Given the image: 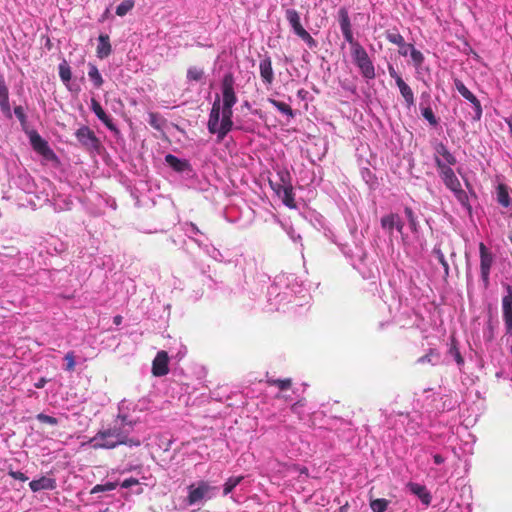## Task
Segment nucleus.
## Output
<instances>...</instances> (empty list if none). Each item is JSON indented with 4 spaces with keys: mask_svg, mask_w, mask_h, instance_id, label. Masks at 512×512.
Returning a JSON list of instances; mask_svg holds the SVG:
<instances>
[{
    "mask_svg": "<svg viewBox=\"0 0 512 512\" xmlns=\"http://www.w3.org/2000/svg\"><path fill=\"white\" fill-rule=\"evenodd\" d=\"M454 85H455V88L457 89V91L459 92V94L464 99H466L470 103L477 102V97L464 85V83L461 80L455 79Z\"/></svg>",
    "mask_w": 512,
    "mask_h": 512,
    "instance_id": "nucleus-26",
    "label": "nucleus"
},
{
    "mask_svg": "<svg viewBox=\"0 0 512 512\" xmlns=\"http://www.w3.org/2000/svg\"><path fill=\"white\" fill-rule=\"evenodd\" d=\"M386 39L400 48L408 47L403 36L397 31H388L386 33Z\"/></svg>",
    "mask_w": 512,
    "mask_h": 512,
    "instance_id": "nucleus-31",
    "label": "nucleus"
},
{
    "mask_svg": "<svg viewBox=\"0 0 512 512\" xmlns=\"http://www.w3.org/2000/svg\"><path fill=\"white\" fill-rule=\"evenodd\" d=\"M141 470H142V468L140 466L132 465V464H127V465H124L123 467L117 469L118 473L121 475H124L129 472H133V471H135L137 473V475H139L141 473Z\"/></svg>",
    "mask_w": 512,
    "mask_h": 512,
    "instance_id": "nucleus-49",
    "label": "nucleus"
},
{
    "mask_svg": "<svg viewBox=\"0 0 512 512\" xmlns=\"http://www.w3.org/2000/svg\"><path fill=\"white\" fill-rule=\"evenodd\" d=\"M339 24L341 31L352 29L350 18L345 8L339 10Z\"/></svg>",
    "mask_w": 512,
    "mask_h": 512,
    "instance_id": "nucleus-36",
    "label": "nucleus"
},
{
    "mask_svg": "<svg viewBox=\"0 0 512 512\" xmlns=\"http://www.w3.org/2000/svg\"><path fill=\"white\" fill-rule=\"evenodd\" d=\"M269 383L278 387L281 391H285L290 388L291 379H271L269 380Z\"/></svg>",
    "mask_w": 512,
    "mask_h": 512,
    "instance_id": "nucleus-45",
    "label": "nucleus"
},
{
    "mask_svg": "<svg viewBox=\"0 0 512 512\" xmlns=\"http://www.w3.org/2000/svg\"><path fill=\"white\" fill-rule=\"evenodd\" d=\"M381 227L391 238L394 230L399 232L401 235L403 234L404 222L398 214L390 213L381 218Z\"/></svg>",
    "mask_w": 512,
    "mask_h": 512,
    "instance_id": "nucleus-12",
    "label": "nucleus"
},
{
    "mask_svg": "<svg viewBox=\"0 0 512 512\" xmlns=\"http://www.w3.org/2000/svg\"><path fill=\"white\" fill-rule=\"evenodd\" d=\"M401 96L404 98L405 103L407 107H411L414 105L415 99H414V93L410 86L403 80L398 81V84H396Z\"/></svg>",
    "mask_w": 512,
    "mask_h": 512,
    "instance_id": "nucleus-24",
    "label": "nucleus"
},
{
    "mask_svg": "<svg viewBox=\"0 0 512 512\" xmlns=\"http://www.w3.org/2000/svg\"><path fill=\"white\" fill-rule=\"evenodd\" d=\"M288 236L290 237V239L293 241V242H297V241H300L301 240V236L300 234H297L294 229L292 228H289L288 231Z\"/></svg>",
    "mask_w": 512,
    "mask_h": 512,
    "instance_id": "nucleus-59",
    "label": "nucleus"
},
{
    "mask_svg": "<svg viewBox=\"0 0 512 512\" xmlns=\"http://www.w3.org/2000/svg\"><path fill=\"white\" fill-rule=\"evenodd\" d=\"M0 108L6 115L11 114V107L9 102V91L5 83L3 75L0 74Z\"/></svg>",
    "mask_w": 512,
    "mask_h": 512,
    "instance_id": "nucleus-20",
    "label": "nucleus"
},
{
    "mask_svg": "<svg viewBox=\"0 0 512 512\" xmlns=\"http://www.w3.org/2000/svg\"><path fill=\"white\" fill-rule=\"evenodd\" d=\"M421 112L424 119L427 120L430 125L436 126L438 124V120L430 107L423 108Z\"/></svg>",
    "mask_w": 512,
    "mask_h": 512,
    "instance_id": "nucleus-44",
    "label": "nucleus"
},
{
    "mask_svg": "<svg viewBox=\"0 0 512 512\" xmlns=\"http://www.w3.org/2000/svg\"><path fill=\"white\" fill-rule=\"evenodd\" d=\"M36 418L38 421H40L42 423L49 424V425H57L58 424L57 418L47 415V414H44V413H39L36 416Z\"/></svg>",
    "mask_w": 512,
    "mask_h": 512,
    "instance_id": "nucleus-50",
    "label": "nucleus"
},
{
    "mask_svg": "<svg viewBox=\"0 0 512 512\" xmlns=\"http://www.w3.org/2000/svg\"><path fill=\"white\" fill-rule=\"evenodd\" d=\"M14 114L22 124L26 122V115L22 106H16L14 108Z\"/></svg>",
    "mask_w": 512,
    "mask_h": 512,
    "instance_id": "nucleus-54",
    "label": "nucleus"
},
{
    "mask_svg": "<svg viewBox=\"0 0 512 512\" xmlns=\"http://www.w3.org/2000/svg\"><path fill=\"white\" fill-rule=\"evenodd\" d=\"M285 17L295 34L299 33L304 29L300 22V15L295 9H287L285 11Z\"/></svg>",
    "mask_w": 512,
    "mask_h": 512,
    "instance_id": "nucleus-22",
    "label": "nucleus"
},
{
    "mask_svg": "<svg viewBox=\"0 0 512 512\" xmlns=\"http://www.w3.org/2000/svg\"><path fill=\"white\" fill-rule=\"evenodd\" d=\"M407 488L413 495L419 498L422 504L425 506L430 505L432 497L426 486L415 482H409L407 484Z\"/></svg>",
    "mask_w": 512,
    "mask_h": 512,
    "instance_id": "nucleus-16",
    "label": "nucleus"
},
{
    "mask_svg": "<svg viewBox=\"0 0 512 512\" xmlns=\"http://www.w3.org/2000/svg\"><path fill=\"white\" fill-rule=\"evenodd\" d=\"M146 409V399H141L137 403L126 399L122 400L118 405V415L112 426L100 430L89 440V444L94 449H112L121 444L130 447L139 446L141 440L138 438H129V435L140 420V417L136 415V413Z\"/></svg>",
    "mask_w": 512,
    "mask_h": 512,
    "instance_id": "nucleus-1",
    "label": "nucleus"
},
{
    "mask_svg": "<svg viewBox=\"0 0 512 512\" xmlns=\"http://www.w3.org/2000/svg\"><path fill=\"white\" fill-rule=\"evenodd\" d=\"M296 35L301 38L310 48L316 47L317 43L315 39L305 29Z\"/></svg>",
    "mask_w": 512,
    "mask_h": 512,
    "instance_id": "nucleus-46",
    "label": "nucleus"
},
{
    "mask_svg": "<svg viewBox=\"0 0 512 512\" xmlns=\"http://www.w3.org/2000/svg\"><path fill=\"white\" fill-rule=\"evenodd\" d=\"M75 136L79 143L87 149L97 151L100 147L99 139L88 126L84 125L77 129Z\"/></svg>",
    "mask_w": 512,
    "mask_h": 512,
    "instance_id": "nucleus-10",
    "label": "nucleus"
},
{
    "mask_svg": "<svg viewBox=\"0 0 512 512\" xmlns=\"http://www.w3.org/2000/svg\"><path fill=\"white\" fill-rule=\"evenodd\" d=\"M295 470L297 472H299L300 475H302V474L305 475V476L308 475V469L306 467H304V466H297V467H295Z\"/></svg>",
    "mask_w": 512,
    "mask_h": 512,
    "instance_id": "nucleus-62",
    "label": "nucleus"
},
{
    "mask_svg": "<svg viewBox=\"0 0 512 512\" xmlns=\"http://www.w3.org/2000/svg\"><path fill=\"white\" fill-rule=\"evenodd\" d=\"M340 248L342 253L348 258L351 262V265L359 271L364 279H369L373 276V273L370 269H368L365 264L366 254L362 248L356 247V252L353 253L351 249H348L346 245L340 244L333 240Z\"/></svg>",
    "mask_w": 512,
    "mask_h": 512,
    "instance_id": "nucleus-7",
    "label": "nucleus"
},
{
    "mask_svg": "<svg viewBox=\"0 0 512 512\" xmlns=\"http://www.w3.org/2000/svg\"><path fill=\"white\" fill-rule=\"evenodd\" d=\"M463 430L467 434L468 440L465 441L462 450H463L464 453L470 454V453H472V450H473V445L475 443V438H474V436L471 433H469L467 431L466 428H463Z\"/></svg>",
    "mask_w": 512,
    "mask_h": 512,
    "instance_id": "nucleus-47",
    "label": "nucleus"
},
{
    "mask_svg": "<svg viewBox=\"0 0 512 512\" xmlns=\"http://www.w3.org/2000/svg\"><path fill=\"white\" fill-rule=\"evenodd\" d=\"M185 232L190 237L191 234H200L199 228L194 223H187L185 225Z\"/></svg>",
    "mask_w": 512,
    "mask_h": 512,
    "instance_id": "nucleus-55",
    "label": "nucleus"
},
{
    "mask_svg": "<svg viewBox=\"0 0 512 512\" xmlns=\"http://www.w3.org/2000/svg\"><path fill=\"white\" fill-rule=\"evenodd\" d=\"M497 200L503 207H509L511 205L510 196L503 185H500L497 190Z\"/></svg>",
    "mask_w": 512,
    "mask_h": 512,
    "instance_id": "nucleus-33",
    "label": "nucleus"
},
{
    "mask_svg": "<svg viewBox=\"0 0 512 512\" xmlns=\"http://www.w3.org/2000/svg\"><path fill=\"white\" fill-rule=\"evenodd\" d=\"M57 486L55 478L42 476L39 479H34L29 483V487L33 492L42 490H54Z\"/></svg>",
    "mask_w": 512,
    "mask_h": 512,
    "instance_id": "nucleus-17",
    "label": "nucleus"
},
{
    "mask_svg": "<svg viewBox=\"0 0 512 512\" xmlns=\"http://www.w3.org/2000/svg\"><path fill=\"white\" fill-rule=\"evenodd\" d=\"M269 103H271L280 113L288 116L289 118H293L294 117V112L292 110V108L284 103V102H281V101H277L275 99H272V98H269L268 99Z\"/></svg>",
    "mask_w": 512,
    "mask_h": 512,
    "instance_id": "nucleus-29",
    "label": "nucleus"
},
{
    "mask_svg": "<svg viewBox=\"0 0 512 512\" xmlns=\"http://www.w3.org/2000/svg\"><path fill=\"white\" fill-rule=\"evenodd\" d=\"M104 485L103 484H99V485H96L95 487H93L91 493H98V492H104Z\"/></svg>",
    "mask_w": 512,
    "mask_h": 512,
    "instance_id": "nucleus-63",
    "label": "nucleus"
},
{
    "mask_svg": "<svg viewBox=\"0 0 512 512\" xmlns=\"http://www.w3.org/2000/svg\"><path fill=\"white\" fill-rule=\"evenodd\" d=\"M440 360H441V357H440L439 352H437L434 349H430L427 354H425L424 356H422L418 359V362L422 363V364L430 363L435 366L440 363Z\"/></svg>",
    "mask_w": 512,
    "mask_h": 512,
    "instance_id": "nucleus-28",
    "label": "nucleus"
},
{
    "mask_svg": "<svg viewBox=\"0 0 512 512\" xmlns=\"http://www.w3.org/2000/svg\"><path fill=\"white\" fill-rule=\"evenodd\" d=\"M410 49V57L415 66H420L424 61V55L419 50L415 49L412 44H408Z\"/></svg>",
    "mask_w": 512,
    "mask_h": 512,
    "instance_id": "nucleus-40",
    "label": "nucleus"
},
{
    "mask_svg": "<svg viewBox=\"0 0 512 512\" xmlns=\"http://www.w3.org/2000/svg\"><path fill=\"white\" fill-rule=\"evenodd\" d=\"M302 291V284L294 274L277 276L267 292L270 309H281L284 305L291 303Z\"/></svg>",
    "mask_w": 512,
    "mask_h": 512,
    "instance_id": "nucleus-3",
    "label": "nucleus"
},
{
    "mask_svg": "<svg viewBox=\"0 0 512 512\" xmlns=\"http://www.w3.org/2000/svg\"><path fill=\"white\" fill-rule=\"evenodd\" d=\"M389 502L386 499H375L370 502V507L373 512H384L388 507Z\"/></svg>",
    "mask_w": 512,
    "mask_h": 512,
    "instance_id": "nucleus-39",
    "label": "nucleus"
},
{
    "mask_svg": "<svg viewBox=\"0 0 512 512\" xmlns=\"http://www.w3.org/2000/svg\"><path fill=\"white\" fill-rule=\"evenodd\" d=\"M480 256V276L483 286L487 288L490 285V274L495 263V254L483 243H479Z\"/></svg>",
    "mask_w": 512,
    "mask_h": 512,
    "instance_id": "nucleus-8",
    "label": "nucleus"
},
{
    "mask_svg": "<svg viewBox=\"0 0 512 512\" xmlns=\"http://www.w3.org/2000/svg\"><path fill=\"white\" fill-rule=\"evenodd\" d=\"M449 354L453 357L458 367H462L464 365V358L462 357L454 341H452L451 346L449 348Z\"/></svg>",
    "mask_w": 512,
    "mask_h": 512,
    "instance_id": "nucleus-37",
    "label": "nucleus"
},
{
    "mask_svg": "<svg viewBox=\"0 0 512 512\" xmlns=\"http://www.w3.org/2000/svg\"><path fill=\"white\" fill-rule=\"evenodd\" d=\"M237 102L234 77L227 73L222 78L220 94L215 95L207 122V129L210 134L216 135L217 142H222L233 130V107Z\"/></svg>",
    "mask_w": 512,
    "mask_h": 512,
    "instance_id": "nucleus-2",
    "label": "nucleus"
},
{
    "mask_svg": "<svg viewBox=\"0 0 512 512\" xmlns=\"http://www.w3.org/2000/svg\"><path fill=\"white\" fill-rule=\"evenodd\" d=\"M439 402H441L442 411H450L457 405V400L452 394L439 397Z\"/></svg>",
    "mask_w": 512,
    "mask_h": 512,
    "instance_id": "nucleus-32",
    "label": "nucleus"
},
{
    "mask_svg": "<svg viewBox=\"0 0 512 512\" xmlns=\"http://www.w3.org/2000/svg\"><path fill=\"white\" fill-rule=\"evenodd\" d=\"M168 371L167 353L165 351H160L153 360L152 372L155 376L160 377L166 375Z\"/></svg>",
    "mask_w": 512,
    "mask_h": 512,
    "instance_id": "nucleus-15",
    "label": "nucleus"
},
{
    "mask_svg": "<svg viewBox=\"0 0 512 512\" xmlns=\"http://www.w3.org/2000/svg\"><path fill=\"white\" fill-rule=\"evenodd\" d=\"M405 214H406L411 226L414 227L416 225V222H415V217H414V213H413L412 209L406 207Z\"/></svg>",
    "mask_w": 512,
    "mask_h": 512,
    "instance_id": "nucleus-58",
    "label": "nucleus"
},
{
    "mask_svg": "<svg viewBox=\"0 0 512 512\" xmlns=\"http://www.w3.org/2000/svg\"><path fill=\"white\" fill-rule=\"evenodd\" d=\"M64 360L66 362L65 370L69 372L74 371L76 365L74 352H68L65 355Z\"/></svg>",
    "mask_w": 512,
    "mask_h": 512,
    "instance_id": "nucleus-48",
    "label": "nucleus"
},
{
    "mask_svg": "<svg viewBox=\"0 0 512 512\" xmlns=\"http://www.w3.org/2000/svg\"><path fill=\"white\" fill-rule=\"evenodd\" d=\"M259 70L263 83L270 86L274 81V72L272 68V61L269 56L265 55L260 60Z\"/></svg>",
    "mask_w": 512,
    "mask_h": 512,
    "instance_id": "nucleus-14",
    "label": "nucleus"
},
{
    "mask_svg": "<svg viewBox=\"0 0 512 512\" xmlns=\"http://www.w3.org/2000/svg\"><path fill=\"white\" fill-rule=\"evenodd\" d=\"M141 479H142V480H146V477L142 476V477H141ZM140 483H141V482H140V478H137V477H130V478H126V479H124V480L121 482L120 486H121V488H123V489H129V488H131V487H133V486H139V485H140Z\"/></svg>",
    "mask_w": 512,
    "mask_h": 512,
    "instance_id": "nucleus-43",
    "label": "nucleus"
},
{
    "mask_svg": "<svg viewBox=\"0 0 512 512\" xmlns=\"http://www.w3.org/2000/svg\"><path fill=\"white\" fill-rule=\"evenodd\" d=\"M243 479V476L229 477L223 485V495L227 496L228 494H230L233 491V489L241 483Z\"/></svg>",
    "mask_w": 512,
    "mask_h": 512,
    "instance_id": "nucleus-30",
    "label": "nucleus"
},
{
    "mask_svg": "<svg viewBox=\"0 0 512 512\" xmlns=\"http://www.w3.org/2000/svg\"><path fill=\"white\" fill-rule=\"evenodd\" d=\"M121 320H122L121 316H116V317L114 318V322H115L116 324H120V323H121Z\"/></svg>",
    "mask_w": 512,
    "mask_h": 512,
    "instance_id": "nucleus-64",
    "label": "nucleus"
},
{
    "mask_svg": "<svg viewBox=\"0 0 512 512\" xmlns=\"http://www.w3.org/2000/svg\"><path fill=\"white\" fill-rule=\"evenodd\" d=\"M388 73L390 77L395 80L396 84H398V81H403L402 77L398 74L393 65H388Z\"/></svg>",
    "mask_w": 512,
    "mask_h": 512,
    "instance_id": "nucleus-56",
    "label": "nucleus"
},
{
    "mask_svg": "<svg viewBox=\"0 0 512 512\" xmlns=\"http://www.w3.org/2000/svg\"><path fill=\"white\" fill-rule=\"evenodd\" d=\"M194 241L197 243V245L199 247H201L204 250V252L209 257H211L212 259H214L215 261H218V262L224 261V256L221 253V251L219 249H217L216 247H214L212 244H203L202 242H200L197 239H194Z\"/></svg>",
    "mask_w": 512,
    "mask_h": 512,
    "instance_id": "nucleus-25",
    "label": "nucleus"
},
{
    "mask_svg": "<svg viewBox=\"0 0 512 512\" xmlns=\"http://www.w3.org/2000/svg\"><path fill=\"white\" fill-rule=\"evenodd\" d=\"M434 253L436 254L439 262L441 263V265L443 266L444 270H445V273L448 274V270H449V265L445 259V256L444 254L442 253L441 249L439 248H434Z\"/></svg>",
    "mask_w": 512,
    "mask_h": 512,
    "instance_id": "nucleus-51",
    "label": "nucleus"
},
{
    "mask_svg": "<svg viewBox=\"0 0 512 512\" xmlns=\"http://www.w3.org/2000/svg\"><path fill=\"white\" fill-rule=\"evenodd\" d=\"M351 57L363 78L367 80L375 78L376 73L374 64L363 46L356 47V49L351 51Z\"/></svg>",
    "mask_w": 512,
    "mask_h": 512,
    "instance_id": "nucleus-6",
    "label": "nucleus"
},
{
    "mask_svg": "<svg viewBox=\"0 0 512 512\" xmlns=\"http://www.w3.org/2000/svg\"><path fill=\"white\" fill-rule=\"evenodd\" d=\"M219 488L209 481L199 480L187 487L186 505L190 507H202L207 501L215 498Z\"/></svg>",
    "mask_w": 512,
    "mask_h": 512,
    "instance_id": "nucleus-5",
    "label": "nucleus"
},
{
    "mask_svg": "<svg viewBox=\"0 0 512 512\" xmlns=\"http://www.w3.org/2000/svg\"><path fill=\"white\" fill-rule=\"evenodd\" d=\"M435 153L436 157L444 161V165H448V167H451L456 164L457 160L456 157L448 150V148L443 144L439 143L435 147Z\"/></svg>",
    "mask_w": 512,
    "mask_h": 512,
    "instance_id": "nucleus-21",
    "label": "nucleus"
},
{
    "mask_svg": "<svg viewBox=\"0 0 512 512\" xmlns=\"http://www.w3.org/2000/svg\"><path fill=\"white\" fill-rule=\"evenodd\" d=\"M284 204L290 208H293L295 205H294V199L293 197L291 196V193L288 192L287 190L285 191V198H284Z\"/></svg>",
    "mask_w": 512,
    "mask_h": 512,
    "instance_id": "nucleus-57",
    "label": "nucleus"
},
{
    "mask_svg": "<svg viewBox=\"0 0 512 512\" xmlns=\"http://www.w3.org/2000/svg\"><path fill=\"white\" fill-rule=\"evenodd\" d=\"M91 110L97 116V118L111 131L115 130L116 127L112 122V119L106 114L101 104L94 98L91 99L90 104Z\"/></svg>",
    "mask_w": 512,
    "mask_h": 512,
    "instance_id": "nucleus-18",
    "label": "nucleus"
},
{
    "mask_svg": "<svg viewBox=\"0 0 512 512\" xmlns=\"http://www.w3.org/2000/svg\"><path fill=\"white\" fill-rule=\"evenodd\" d=\"M346 42L350 44V51L356 49V47L362 46L357 40H355L352 29L341 31Z\"/></svg>",
    "mask_w": 512,
    "mask_h": 512,
    "instance_id": "nucleus-41",
    "label": "nucleus"
},
{
    "mask_svg": "<svg viewBox=\"0 0 512 512\" xmlns=\"http://www.w3.org/2000/svg\"><path fill=\"white\" fill-rule=\"evenodd\" d=\"M103 485H104L103 488H104L105 491H112V490H114L116 488L117 483H115V482H107V483H105Z\"/></svg>",
    "mask_w": 512,
    "mask_h": 512,
    "instance_id": "nucleus-61",
    "label": "nucleus"
},
{
    "mask_svg": "<svg viewBox=\"0 0 512 512\" xmlns=\"http://www.w3.org/2000/svg\"><path fill=\"white\" fill-rule=\"evenodd\" d=\"M435 164L439 173V176L441 180L443 181L444 185L447 189H449L457 201L461 204L462 207L466 208L470 211L471 207L469 205V197L467 193L462 189L460 180L456 176L454 170L451 167H448V165H444V161L439 159L438 157L435 158Z\"/></svg>",
    "mask_w": 512,
    "mask_h": 512,
    "instance_id": "nucleus-4",
    "label": "nucleus"
},
{
    "mask_svg": "<svg viewBox=\"0 0 512 512\" xmlns=\"http://www.w3.org/2000/svg\"><path fill=\"white\" fill-rule=\"evenodd\" d=\"M47 383V379L45 377H41L37 382H35L34 386L37 389L43 388Z\"/></svg>",
    "mask_w": 512,
    "mask_h": 512,
    "instance_id": "nucleus-60",
    "label": "nucleus"
},
{
    "mask_svg": "<svg viewBox=\"0 0 512 512\" xmlns=\"http://www.w3.org/2000/svg\"><path fill=\"white\" fill-rule=\"evenodd\" d=\"M112 49L108 35H100L98 38L97 56L100 59L106 58L110 55Z\"/></svg>",
    "mask_w": 512,
    "mask_h": 512,
    "instance_id": "nucleus-23",
    "label": "nucleus"
},
{
    "mask_svg": "<svg viewBox=\"0 0 512 512\" xmlns=\"http://www.w3.org/2000/svg\"><path fill=\"white\" fill-rule=\"evenodd\" d=\"M72 201L68 198L65 199H55L53 202V207L55 211H64L69 210L71 208Z\"/></svg>",
    "mask_w": 512,
    "mask_h": 512,
    "instance_id": "nucleus-42",
    "label": "nucleus"
},
{
    "mask_svg": "<svg viewBox=\"0 0 512 512\" xmlns=\"http://www.w3.org/2000/svg\"><path fill=\"white\" fill-rule=\"evenodd\" d=\"M88 67H89L88 77H89L90 81L93 83L94 87L100 88L103 85L104 80H103L98 68L96 67V65H94L92 63H89Z\"/></svg>",
    "mask_w": 512,
    "mask_h": 512,
    "instance_id": "nucleus-27",
    "label": "nucleus"
},
{
    "mask_svg": "<svg viewBox=\"0 0 512 512\" xmlns=\"http://www.w3.org/2000/svg\"><path fill=\"white\" fill-rule=\"evenodd\" d=\"M425 404L423 408L428 413H438L443 412L441 408V402H439V397H436V394L432 392L431 389L425 390Z\"/></svg>",
    "mask_w": 512,
    "mask_h": 512,
    "instance_id": "nucleus-19",
    "label": "nucleus"
},
{
    "mask_svg": "<svg viewBox=\"0 0 512 512\" xmlns=\"http://www.w3.org/2000/svg\"><path fill=\"white\" fill-rule=\"evenodd\" d=\"M134 5V0H124L116 7V14L123 17L133 9Z\"/></svg>",
    "mask_w": 512,
    "mask_h": 512,
    "instance_id": "nucleus-34",
    "label": "nucleus"
},
{
    "mask_svg": "<svg viewBox=\"0 0 512 512\" xmlns=\"http://www.w3.org/2000/svg\"><path fill=\"white\" fill-rule=\"evenodd\" d=\"M204 77V71L203 69L199 68V67H196V66H192V67H189L188 70H187V80L188 81H201Z\"/></svg>",
    "mask_w": 512,
    "mask_h": 512,
    "instance_id": "nucleus-35",
    "label": "nucleus"
},
{
    "mask_svg": "<svg viewBox=\"0 0 512 512\" xmlns=\"http://www.w3.org/2000/svg\"><path fill=\"white\" fill-rule=\"evenodd\" d=\"M33 150L47 162H58V157L38 132L32 130L28 134Z\"/></svg>",
    "mask_w": 512,
    "mask_h": 512,
    "instance_id": "nucleus-9",
    "label": "nucleus"
},
{
    "mask_svg": "<svg viewBox=\"0 0 512 512\" xmlns=\"http://www.w3.org/2000/svg\"><path fill=\"white\" fill-rule=\"evenodd\" d=\"M473 105V108H474V116H473V119L475 121H479L482 117V106H481V103L480 101L477 99V102H474V103H471Z\"/></svg>",
    "mask_w": 512,
    "mask_h": 512,
    "instance_id": "nucleus-52",
    "label": "nucleus"
},
{
    "mask_svg": "<svg viewBox=\"0 0 512 512\" xmlns=\"http://www.w3.org/2000/svg\"><path fill=\"white\" fill-rule=\"evenodd\" d=\"M165 162L175 172L183 174L186 178H192L195 175L190 162L186 159H180L173 154H167Z\"/></svg>",
    "mask_w": 512,
    "mask_h": 512,
    "instance_id": "nucleus-11",
    "label": "nucleus"
},
{
    "mask_svg": "<svg viewBox=\"0 0 512 512\" xmlns=\"http://www.w3.org/2000/svg\"><path fill=\"white\" fill-rule=\"evenodd\" d=\"M431 456L433 464L438 468L431 467L428 475L432 476L434 479L444 478L448 473V469L445 467L447 458L440 453H432Z\"/></svg>",
    "mask_w": 512,
    "mask_h": 512,
    "instance_id": "nucleus-13",
    "label": "nucleus"
},
{
    "mask_svg": "<svg viewBox=\"0 0 512 512\" xmlns=\"http://www.w3.org/2000/svg\"><path fill=\"white\" fill-rule=\"evenodd\" d=\"M8 475H9L10 477H12L13 479H16V480H19V481H22V482H25V481H27V480H28V477H27L24 473H22V472H20V471H13V470H10V471L8 472Z\"/></svg>",
    "mask_w": 512,
    "mask_h": 512,
    "instance_id": "nucleus-53",
    "label": "nucleus"
},
{
    "mask_svg": "<svg viewBox=\"0 0 512 512\" xmlns=\"http://www.w3.org/2000/svg\"><path fill=\"white\" fill-rule=\"evenodd\" d=\"M59 77L64 83H68L71 80L72 72L66 62L59 65Z\"/></svg>",
    "mask_w": 512,
    "mask_h": 512,
    "instance_id": "nucleus-38",
    "label": "nucleus"
}]
</instances>
